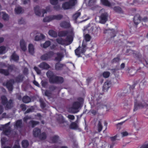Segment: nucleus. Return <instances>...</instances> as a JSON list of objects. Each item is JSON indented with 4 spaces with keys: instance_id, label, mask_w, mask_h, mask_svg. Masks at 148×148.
<instances>
[{
    "instance_id": "nucleus-1",
    "label": "nucleus",
    "mask_w": 148,
    "mask_h": 148,
    "mask_svg": "<svg viewBox=\"0 0 148 148\" xmlns=\"http://www.w3.org/2000/svg\"><path fill=\"white\" fill-rule=\"evenodd\" d=\"M46 74L49 82L51 84H62L64 82V79L62 77L56 75L52 71H48Z\"/></svg>"
},
{
    "instance_id": "nucleus-2",
    "label": "nucleus",
    "mask_w": 148,
    "mask_h": 148,
    "mask_svg": "<svg viewBox=\"0 0 148 148\" xmlns=\"http://www.w3.org/2000/svg\"><path fill=\"white\" fill-rule=\"evenodd\" d=\"M49 9V7H47L46 8L47 10L45 9H41L39 6L37 5L34 8V11L35 14L36 15L39 16H44V14L46 13Z\"/></svg>"
},
{
    "instance_id": "nucleus-3",
    "label": "nucleus",
    "mask_w": 148,
    "mask_h": 148,
    "mask_svg": "<svg viewBox=\"0 0 148 148\" xmlns=\"http://www.w3.org/2000/svg\"><path fill=\"white\" fill-rule=\"evenodd\" d=\"M77 3L76 0H69L65 2L62 4V7L64 10L70 9L74 6Z\"/></svg>"
},
{
    "instance_id": "nucleus-4",
    "label": "nucleus",
    "mask_w": 148,
    "mask_h": 148,
    "mask_svg": "<svg viewBox=\"0 0 148 148\" xmlns=\"http://www.w3.org/2000/svg\"><path fill=\"white\" fill-rule=\"evenodd\" d=\"M147 18L146 17H145L141 19L140 15L138 14H136L134 17V22L136 26H137L141 21L145 22L147 21Z\"/></svg>"
},
{
    "instance_id": "nucleus-5",
    "label": "nucleus",
    "mask_w": 148,
    "mask_h": 148,
    "mask_svg": "<svg viewBox=\"0 0 148 148\" xmlns=\"http://www.w3.org/2000/svg\"><path fill=\"white\" fill-rule=\"evenodd\" d=\"M54 54V52L53 51H49L46 53L42 55L40 59L43 60H49L51 59Z\"/></svg>"
},
{
    "instance_id": "nucleus-6",
    "label": "nucleus",
    "mask_w": 148,
    "mask_h": 148,
    "mask_svg": "<svg viewBox=\"0 0 148 148\" xmlns=\"http://www.w3.org/2000/svg\"><path fill=\"white\" fill-rule=\"evenodd\" d=\"M108 17V14L106 12H104L101 14L99 17L100 23L104 24L107 21Z\"/></svg>"
},
{
    "instance_id": "nucleus-7",
    "label": "nucleus",
    "mask_w": 148,
    "mask_h": 148,
    "mask_svg": "<svg viewBox=\"0 0 148 148\" xmlns=\"http://www.w3.org/2000/svg\"><path fill=\"white\" fill-rule=\"evenodd\" d=\"M126 52L127 53H129V54H128V55L133 54L134 57L138 59L139 60L142 56L139 52L130 49H127Z\"/></svg>"
},
{
    "instance_id": "nucleus-8",
    "label": "nucleus",
    "mask_w": 148,
    "mask_h": 148,
    "mask_svg": "<svg viewBox=\"0 0 148 148\" xmlns=\"http://www.w3.org/2000/svg\"><path fill=\"white\" fill-rule=\"evenodd\" d=\"M10 122L8 123H7L5 124L4 125H1L0 127L1 128L0 130H2L5 129V130L3 131V132L4 134L5 135H8V133H9L10 132V128H9L8 129H6V127H8L10 124Z\"/></svg>"
},
{
    "instance_id": "nucleus-9",
    "label": "nucleus",
    "mask_w": 148,
    "mask_h": 148,
    "mask_svg": "<svg viewBox=\"0 0 148 148\" xmlns=\"http://www.w3.org/2000/svg\"><path fill=\"white\" fill-rule=\"evenodd\" d=\"M13 79H10L6 82V84L5 85L4 83L3 85H5L9 91H12L13 89V83H14Z\"/></svg>"
},
{
    "instance_id": "nucleus-10",
    "label": "nucleus",
    "mask_w": 148,
    "mask_h": 148,
    "mask_svg": "<svg viewBox=\"0 0 148 148\" xmlns=\"http://www.w3.org/2000/svg\"><path fill=\"white\" fill-rule=\"evenodd\" d=\"M56 56L55 57L54 60L58 62L61 61L64 57L63 53L62 52H58L56 53Z\"/></svg>"
},
{
    "instance_id": "nucleus-11",
    "label": "nucleus",
    "mask_w": 148,
    "mask_h": 148,
    "mask_svg": "<svg viewBox=\"0 0 148 148\" xmlns=\"http://www.w3.org/2000/svg\"><path fill=\"white\" fill-rule=\"evenodd\" d=\"M73 32L72 31L63 30L60 31L58 33V36L60 37H63L67 36L69 34H71Z\"/></svg>"
},
{
    "instance_id": "nucleus-12",
    "label": "nucleus",
    "mask_w": 148,
    "mask_h": 148,
    "mask_svg": "<svg viewBox=\"0 0 148 148\" xmlns=\"http://www.w3.org/2000/svg\"><path fill=\"white\" fill-rule=\"evenodd\" d=\"M60 26L61 27L64 29H69L71 27L70 22L66 21L61 22L60 24Z\"/></svg>"
},
{
    "instance_id": "nucleus-13",
    "label": "nucleus",
    "mask_w": 148,
    "mask_h": 148,
    "mask_svg": "<svg viewBox=\"0 0 148 148\" xmlns=\"http://www.w3.org/2000/svg\"><path fill=\"white\" fill-rule=\"evenodd\" d=\"M65 42L66 43V46L68 45L71 44L73 40V38L72 36L68 35L67 36L65 39Z\"/></svg>"
},
{
    "instance_id": "nucleus-14",
    "label": "nucleus",
    "mask_w": 148,
    "mask_h": 148,
    "mask_svg": "<svg viewBox=\"0 0 148 148\" xmlns=\"http://www.w3.org/2000/svg\"><path fill=\"white\" fill-rule=\"evenodd\" d=\"M65 66V65L64 64L58 62L55 64V69L57 71L61 70L63 69V67Z\"/></svg>"
},
{
    "instance_id": "nucleus-15",
    "label": "nucleus",
    "mask_w": 148,
    "mask_h": 148,
    "mask_svg": "<svg viewBox=\"0 0 148 148\" xmlns=\"http://www.w3.org/2000/svg\"><path fill=\"white\" fill-rule=\"evenodd\" d=\"M81 106L80 103L78 101H75L73 103L71 109L74 110H78Z\"/></svg>"
},
{
    "instance_id": "nucleus-16",
    "label": "nucleus",
    "mask_w": 148,
    "mask_h": 148,
    "mask_svg": "<svg viewBox=\"0 0 148 148\" xmlns=\"http://www.w3.org/2000/svg\"><path fill=\"white\" fill-rule=\"evenodd\" d=\"M15 128H21L23 127L22 122L21 119L17 120L14 125Z\"/></svg>"
},
{
    "instance_id": "nucleus-17",
    "label": "nucleus",
    "mask_w": 148,
    "mask_h": 148,
    "mask_svg": "<svg viewBox=\"0 0 148 148\" xmlns=\"http://www.w3.org/2000/svg\"><path fill=\"white\" fill-rule=\"evenodd\" d=\"M39 67L43 69H47L50 68V66L45 62H42L39 65Z\"/></svg>"
},
{
    "instance_id": "nucleus-18",
    "label": "nucleus",
    "mask_w": 148,
    "mask_h": 148,
    "mask_svg": "<svg viewBox=\"0 0 148 148\" xmlns=\"http://www.w3.org/2000/svg\"><path fill=\"white\" fill-rule=\"evenodd\" d=\"M41 132V130L38 128H34L33 130V135L35 137H38Z\"/></svg>"
},
{
    "instance_id": "nucleus-19",
    "label": "nucleus",
    "mask_w": 148,
    "mask_h": 148,
    "mask_svg": "<svg viewBox=\"0 0 148 148\" xmlns=\"http://www.w3.org/2000/svg\"><path fill=\"white\" fill-rule=\"evenodd\" d=\"M20 46L21 49L25 51L26 50V47L25 43L23 39L21 40L20 42Z\"/></svg>"
},
{
    "instance_id": "nucleus-20",
    "label": "nucleus",
    "mask_w": 148,
    "mask_h": 148,
    "mask_svg": "<svg viewBox=\"0 0 148 148\" xmlns=\"http://www.w3.org/2000/svg\"><path fill=\"white\" fill-rule=\"evenodd\" d=\"M10 59L15 62H17L19 60V57L16 53L14 51L11 56Z\"/></svg>"
},
{
    "instance_id": "nucleus-21",
    "label": "nucleus",
    "mask_w": 148,
    "mask_h": 148,
    "mask_svg": "<svg viewBox=\"0 0 148 148\" xmlns=\"http://www.w3.org/2000/svg\"><path fill=\"white\" fill-rule=\"evenodd\" d=\"M110 87V84L108 82H106L104 83L103 86V90L104 92L107 91Z\"/></svg>"
},
{
    "instance_id": "nucleus-22",
    "label": "nucleus",
    "mask_w": 148,
    "mask_h": 148,
    "mask_svg": "<svg viewBox=\"0 0 148 148\" xmlns=\"http://www.w3.org/2000/svg\"><path fill=\"white\" fill-rule=\"evenodd\" d=\"M13 101L12 99H10L8 101L7 103L5 106L6 108L8 109L11 108L12 107Z\"/></svg>"
},
{
    "instance_id": "nucleus-23",
    "label": "nucleus",
    "mask_w": 148,
    "mask_h": 148,
    "mask_svg": "<svg viewBox=\"0 0 148 148\" xmlns=\"http://www.w3.org/2000/svg\"><path fill=\"white\" fill-rule=\"evenodd\" d=\"M114 10L116 13L119 14L123 13V12L122 8L119 6H115L113 8Z\"/></svg>"
},
{
    "instance_id": "nucleus-24",
    "label": "nucleus",
    "mask_w": 148,
    "mask_h": 148,
    "mask_svg": "<svg viewBox=\"0 0 148 148\" xmlns=\"http://www.w3.org/2000/svg\"><path fill=\"white\" fill-rule=\"evenodd\" d=\"M57 42L59 44L62 45H66V43L65 42V40L64 39L62 38H58L56 40Z\"/></svg>"
},
{
    "instance_id": "nucleus-25",
    "label": "nucleus",
    "mask_w": 148,
    "mask_h": 148,
    "mask_svg": "<svg viewBox=\"0 0 148 148\" xmlns=\"http://www.w3.org/2000/svg\"><path fill=\"white\" fill-rule=\"evenodd\" d=\"M101 4L103 5L110 7L111 6V4L108 0H100Z\"/></svg>"
},
{
    "instance_id": "nucleus-26",
    "label": "nucleus",
    "mask_w": 148,
    "mask_h": 148,
    "mask_svg": "<svg viewBox=\"0 0 148 148\" xmlns=\"http://www.w3.org/2000/svg\"><path fill=\"white\" fill-rule=\"evenodd\" d=\"M47 137V134L45 132L40 133L38 136L39 139L41 140H44L46 139Z\"/></svg>"
},
{
    "instance_id": "nucleus-27",
    "label": "nucleus",
    "mask_w": 148,
    "mask_h": 148,
    "mask_svg": "<svg viewBox=\"0 0 148 148\" xmlns=\"http://www.w3.org/2000/svg\"><path fill=\"white\" fill-rule=\"evenodd\" d=\"M51 17L52 20H60L63 18V16L61 14H59L57 15H52Z\"/></svg>"
},
{
    "instance_id": "nucleus-28",
    "label": "nucleus",
    "mask_w": 148,
    "mask_h": 148,
    "mask_svg": "<svg viewBox=\"0 0 148 148\" xmlns=\"http://www.w3.org/2000/svg\"><path fill=\"white\" fill-rule=\"evenodd\" d=\"M24 76L22 75H19L15 78L16 82L18 83L22 82L23 80Z\"/></svg>"
},
{
    "instance_id": "nucleus-29",
    "label": "nucleus",
    "mask_w": 148,
    "mask_h": 148,
    "mask_svg": "<svg viewBox=\"0 0 148 148\" xmlns=\"http://www.w3.org/2000/svg\"><path fill=\"white\" fill-rule=\"evenodd\" d=\"M22 101L25 103H28L31 101V98L27 96H24L22 98Z\"/></svg>"
},
{
    "instance_id": "nucleus-30",
    "label": "nucleus",
    "mask_w": 148,
    "mask_h": 148,
    "mask_svg": "<svg viewBox=\"0 0 148 148\" xmlns=\"http://www.w3.org/2000/svg\"><path fill=\"white\" fill-rule=\"evenodd\" d=\"M57 121L60 123H64L65 122V120L63 116L61 114L59 115L57 119Z\"/></svg>"
},
{
    "instance_id": "nucleus-31",
    "label": "nucleus",
    "mask_w": 148,
    "mask_h": 148,
    "mask_svg": "<svg viewBox=\"0 0 148 148\" xmlns=\"http://www.w3.org/2000/svg\"><path fill=\"white\" fill-rule=\"evenodd\" d=\"M28 50L30 53L33 55L34 53V48L33 45L32 44H29L28 46Z\"/></svg>"
},
{
    "instance_id": "nucleus-32",
    "label": "nucleus",
    "mask_w": 148,
    "mask_h": 148,
    "mask_svg": "<svg viewBox=\"0 0 148 148\" xmlns=\"http://www.w3.org/2000/svg\"><path fill=\"white\" fill-rule=\"evenodd\" d=\"M59 136L58 135H55L50 138V140L53 143H56L58 142L59 139Z\"/></svg>"
},
{
    "instance_id": "nucleus-33",
    "label": "nucleus",
    "mask_w": 148,
    "mask_h": 148,
    "mask_svg": "<svg viewBox=\"0 0 148 148\" xmlns=\"http://www.w3.org/2000/svg\"><path fill=\"white\" fill-rule=\"evenodd\" d=\"M1 102L2 104L4 106L7 103L8 100L5 95H2L1 97Z\"/></svg>"
},
{
    "instance_id": "nucleus-34",
    "label": "nucleus",
    "mask_w": 148,
    "mask_h": 148,
    "mask_svg": "<svg viewBox=\"0 0 148 148\" xmlns=\"http://www.w3.org/2000/svg\"><path fill=\"white\" fill-rule=\"evenodd\" d=\"M81 49V47L79 46L78 48L75 50V54L78 57H81V51H80Z\"/></svg>"
},
{
    "instance_id": "nucleus-35",
    "label": "nucleus",
    "mask_w": 148,
    "mask_h": 148,
    "mask_svg": "<svg viewBox=\"0 0 148 148\" xmlns=\"http://www.w3.org/2000/svg\"><path fill=\"white\" fill-rule=\"evenodd\" d=\"M0 73L6 76L10 74L8 70L2 69H0Z\"/></svg>"
},
{
    "instance_id": "nucleus-36",
    "label": "nucleus",
    "mask_w": 148,
    "mask_h": 148,
    "mask_svg": "<svg viewBox=\"0 0 148 148\" xmlns=\"http://www.w3.org/2000/svg\"><path fill=\"white\" fill-rule=\"evenodd\" d=\"M45 36L42 34H41L40 35H37L35 37V40L36 41H38L45 38Z\"/></svg>"
},
{
    "instance_id": "nucleus-37",
    "label": "nucleus",
    "mask_w": 148,
    "mask_h": 148,
    "mask_svg": "<svg viewBox=\"0 0 148 148\" xmlns=\"http://www.w3.org/2000/svg\"><path fill=\"white\" fill-rule=\"evenodd\" d=\"M49 34L51 36L56 37L57 36V33L53 30H50L49 31Z\"/></svg>"
},
{
    "instance_id": "nucleus-38",
    "label": "nucleus",
    "mask_w": 148,
    "mask_h": 148,
    "mask_svg": "<svg viewBox=\"0 0 148 148\" xmlns=\"http://www.w3.org/2000/svg\"><path fill=\"white\" fill-rule=\"evenodd\" d=\"M29 125H31L32 127L33 128L39 123V122L37 121H36L34 120H31L29 123Z\"/></svg>"
},
{
    "instance_id": "nucleus-39",
    "label": "nucleus",
    "mask_w": 148,
    "mask_h": 148,
    "mask_svg": "<svg viewBox=\"0 0 148 148\" xmlns=\"http://www.w3.org/2000/svg\"><path fill=\"white\" fill-rule=\"evenodd\" d=\"M97 128L98 132L99 133L102 130L103 126L100 121H99L98 122L97 125Z\"/></svg>"
},
{
    "instance_id": "nucleus-40",
    "label": "nucleus",
    "mask_w": 148,
    "mask_h": 148,
    "mask_svg": "<svg viewBox=\"0 0 148 148\" xmlns=\"http://www.w3.org/2000/svg\"><path fill=\"white\" fill-rule=\"evenodd\" d=\"M29 145L28 141L27 140H24L22 141V145L23 147L27 148Z\"/></svg>"
},
{
    "instance_id": "nucleus-41",
    "label": "nucleus",
    "mask_w": 148,
    "mask_h": 148,
    "mask_svg": "<svg viewBox=\"0 0 148 148\" xmlns=\"http://www.w3.org/2000/svg\"><path fill=\"white\" fill-rule=\"evenodd\" d=\"M81 13L80 12L77 11L73 16V18L74 20L76 21L77 18L80 15Z\"/></svg>"
},
{
    "instance_id": "nucleus-42",
    "label": "nucleus",
    "mask_w": 148,
    "mask_h": 148,
    "mask_svg": "<svg viewBox=\"0 0 148 148\" xmlns=\"http://www.w3.org/2000/svg\"><path fill=\"white\" fill-rule=\"evenodd\" d=\"M52 15L45 17L43 19V21L44 22H49L52 20Z\"/></svg>"
},
{
    "instance_id": "nucleus-43",
    "label": "nucleus",
    "mask_w": 148,
    "mask_h": 148,
    "mask_svg": "<svg viewBox=\"0 0 148 148\" xmlns=\"http://www.w3.org/2000/svg\"><path fill=\"white\" fill-rule=\"evenodd\" d=\"M51 44V42L50 41H47L43 44L42 47L43 48H46L50 46Z\"/></svg>"
},
{
    "instance_id": "nucleus-44",
    "label": "nucleus",
    "mask_w": 148,
    "mask_h": 148,
    "mask_svg": "<svg viewBox=\"0 0 148 148\" xmlns=\"http://www.w3.org/2000/svg\"><path fill=\"white\" fill-rule=\"evenodd\" d=\"M15 11L16 14H20L22 11V8L21 7H17L15 9Z\"/></svg>"
},
{
    "instance_id": "nucleus-45",
    "label": "nucleus",
    "mask_w": 148,
    "mask_h": 148,
    "mask_svg": "<svg viewBox=\"0 0 148 148\" xmlns=\"http://www.w3.org/2000/svg\"><path fill=\"white\" fill-rule=\"evenodd\" d=\"M110 73L109 71H105L103 73L102 75L104 78L108 77L110 75Z\"/></svg>"
},
{
    "instance_id": "nucleus-46",
    "label": "nucleus",
    "mask_w": 148,
    "mask_h": 148,
    "mask_svg": "<svg viewBox=\"0 0 148 148\" xmlns=\"http://www.w3.org/2000/svg\"><path fill=\"white\" fill-rule=\"evenodd\" d=\"M78 127L77 124L75 122H72L70 126V127L71 129H76Z\"/></svg>"
},
{
    "instance_id": "nucleus-47",
    "label": "nucleus",
    "mask_w": 148,
    "mask_h": 148,
    "mask_svg": "<svg viewBox=\"0 0 148 148\" xmlns=\"http://www.w3.org/2000/svg\"><path fill=\"white\" fill-rule=\"evenodd\" d=\"M6 47H5L2 46L0 47V54H2L5 53Z\"/></svg>"
},
{
    "instance_id": "nucleus-48",
    "label": "nucleus",
    "mask_w": 148,
    "mask_h": 148,
    "mask_svg": "<svg viewBox=\"0 0 148 148\" xmlns=\"http://www.w3.org/2000/svg\"><path fill=\"white\" fill-rule=\"evenodd\" d=\"M120 60V58L119 57H117L112 59L111 61V62L112 63H118L119 62Z\"/></svg>"
},
{
    "instance_id": "nucleus-49",
    "label": "nucleus",
    "mask_w": 148,
    "mask_h": 148,
    "mask_svg": "<svg viewBox=\"0 0 148 148\" xmlns=\"http://www.w3.org/2000/svg\"><path fill=\"white\" fill-rule=\"evenodd\" d=\"M116 32L115 31H113L110 32V39H112L116 36Z\"/></svg>"
},
{
    "instance_id": "nucleus-50",
    "label": "nucleus",
    "mask_w": 148,
    "mask_h": 148,
    "mask_svg": "<svg viewBox=\"0 0 148 148\" xmlns=\"http://www.w3.org/2000/svg\"><path fill=\"white\" fill-rule=\"evenodd\" d=\"M84 38L86 41L88 42L90 40L91 37L89 34H86L85 35Z\"/></svg>"
},
{
    "instance_id": "nucleus-51",
    "label": "nucleus",
    "mask_w": 148,
    "mask_h": 148,
    "mask_svg": "<svg viewBox=\"0 0 148 148\" xmlns=\"http://www.w3.org/2000/svg\"><path fill=\"white\" fill-rule=\"evenodd\" d=\"M45 96L49 97L51 96V93L50 91L48 90H46L45 91Z\"/></svg>"
},
{
    "instance_id": "nucleus-52",
    "label": "nucleus",
    "mask_w": 148,
    "mask_h": 148,
    "mask_svg": "<svg viewBox=\"0 0 148 148\" xmlns=\"http://www.w3.org/2000/svg\"><path fill=\"white\" fill-rule=\"evenodd\" d=\"M3 19L5 21H8L9 19V16L8 14L4 13L3 15Z\"/></svg>"
},
{
    "instance_id": "nucleus-53",
    "label": "nucleus",
    "mask_w": 148,
    "mask_h": 148,
    "mask_svg": "<svg viewBox=\"0 0 148 148\" xmlns=\"http://www.w3.org/2000/svg\"><path fill=\"white\" fill-rule=\"evenodd\" d=\"M50 3L53 5H56L58 3V0H50Z\"/></svg>"
},
{
    "instance_id": "nucleus-54",
    "label": "nucleus",
    "mask_w": 148,
    "mask_h": 148,
    "mask_svg": "<svg viewBox=\"0 0 148 148\" xmlns=\"http://www.w3.org/2000/svg\"><path fill=\"white\" fill-rule=\"evenodd\" d=\"M34 69L35 71L38 74L41 73V72L40 70L36 66H34Z\"/></svg>"
},
{
    "instance_id": "nucleus-55",
    "label": "nucleus",
    "mask_w": 148,
    "mask_h": 148,
    "mask_svg": "<svg viewBox=\"0 0 148 148\" xmlns=\"http://www.w3.org/2000/svg\"><path fill=\"white\" fill-rule=\"evenodd\" d=\"M57 88L56 86L53 85H51L49 86V88L51 91H53L56 89Z\"/></svg>"
},
{
    "instance_id": "nucleus-56",
    "label": "nucleus",
    "mask_w": 148,
    "mask_h": 148,
    "mask_svg": "<svg viewBox=\"0 0 148 148\" xmlns=\"http://www.w3.org/2000/svg\"><path fill=\"white\" fill-rule=\"evenodd\" d=\"M20 107L23 111H25L26 109V105L24 104H21L20 105Z\"/></svg>"
},
{
    "instance_id": "nucleus-57",
    "label": "nucleus",
    "mask_w": 148,
    "mask_h": 148,
    "mask_svg": "<svg viewBox=\"0 0 148 148\" xmlns=\"http://www.w3.org/2000/svg\"><path fill=\"white\" fill-rule=\"evenodd\" d=\"M117 137V135L116 134L114 136L110 137V139L113 142V141H114L116 140V138Z\"/></svg>"
},
{
    "instance_id": "nucleus-58",
    "label": "nucleus",
    "mask_w": 148,
    "mask_h": 148,
    "mask_svg": "<svg viewBox=\"0 0 148 148\" xmlns=\"http://www.w3.org/2000/svg\"><path fill=\"white\" fill-rule=\"evenodd\" d=\"M25 23V21L23 18H21L18 21V23L19 24H24Z\"/></svg>"
},
{
    "instance_id": "nucleus-59",
    "label": "nucleus",
    "mask_w": 148,
    "mask_h": 148,
    "mask_svg": "<svg viewBox=\"0 0 148 148\" xmlns=\"http://www.w3.org/2000/svg\"><path fill=\"white\" fill-rule=\"evenodd\" d=\"M14 68V66L13 65H9L8 67V71L10 70L12 71L13 70Z\"/></svg>"
},
{
    "instance_id": "nucleus-60",
    "label": "nucleus",
    "mask_w": 148,
    "mask_h": 148,
    "mask_svg": "<svg viewBox=\"0 0 148 148\" xmlns=\"http://www.w3.org/2000/svg\"><path fill=\"white\" fill-rule=\"evenodd\" d=\"M121 134L122 135V137H124L127 136L128 135V133L127 132L125 131L121 132Z\"/></svg>"
},
{
    "instance_id": "nucleus-61",
    "label": "nucleus",
    "mask_w": 148,
    "mask_h": 148,
    "mask_svg": "<svg viewBox=\"0 0 148 148\" xmlns=\"http://www.w3.org/2000/svg\"><path fill=\"white\" fill-rule=\"evenodd\" d=\"M31 118V117L28 116H26L24 117L23 119V120L26 123L27 120L28 119H30Z\"/></svg>"
},
{
    "instance_id": "nucleus-62",
    "label": "nucleus",
    "mask_w": 148,
    "mask_h": 148,
    "mask_svg": "<svg viewBox=\"0 0 148 148\" xmlns=\"http://www.w3.org/2000/svg\"><path fill=\"white\" fill-rule=\"evenodd\" d=\"M40 106L42 108H44L46 107V104L43 101L41 102Z\"/></svg>"
},
{
    "instance_id": "nucleus-63",
    "label": "nucleus",
    "mask_w": 148,
    "mask_h": 148,
    "mask_svg": "<svg viewBox=\"0 0 148 148\" xmlns=\"http://www.w3.org/2000/svg\"><path fill=\"white\" fill-rule=\"evenodd\" d=\"M68 118L71 120H73L75 119V116L73 115H69L68 116Z\"/></svg>"
},
{
    "instance_id": "nucleus-64",
    "label": "nucleus",
    "mask_w": 148,
    "mask_h": 148,
    "mask_svg": "<svg viewBox=\"0 0 148 148\" xmlns=\"http://www.w3.org/2000/svg\"><path fill=\"white\" fill-rule=\"evenodd\" d=\"M138 148H148V143L143 145Z\"/></svg>"
}]
</instances>
